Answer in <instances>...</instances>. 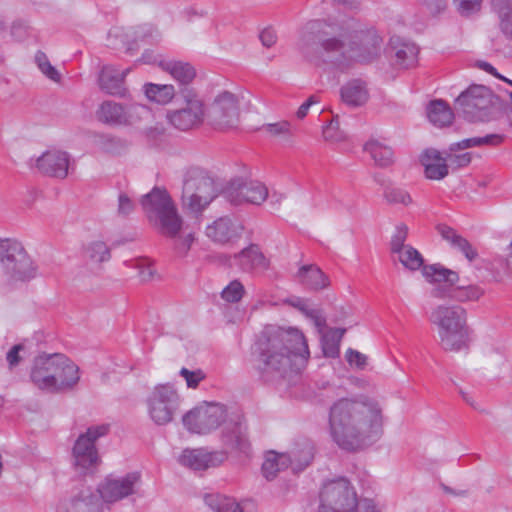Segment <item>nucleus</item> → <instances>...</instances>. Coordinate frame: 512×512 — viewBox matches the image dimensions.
<instances>
[{
	"instance_id": "1",
	"label": "nucleus",
	"mask_w": 512,
	"mask_h": 512,
	"mask_svg": "<svg viewBox=\"0 0 512 512\" xmlns=\"http://www.w3.org/2000/svg\"><path fill=\"white\" fill-rule=\"evenodd\" d=\"M383 421L382 401L369 395L340 398L332 403L328 413L332 440L348 451L374 441L381 433Z\"/></svg>"
},
{
	"instance_id": "2",
	"label": "nucleus",
	"mask_w": 512,
	"mask_h": 512,
	"mask_svg": "<svg viewBox=\"0 0 512 512\" xmlns=\"http://www.w3.org/2000/svg\"><path fill=\"white\" fill-rule=\"evenodd\" d=\"M257 351L255 368L265 382L284 378L289 372H299L310 354L300 330L273 325L261 332Z\"/></svg>"
},
{
	"instance_id": "3",
	"label": "nucleus",
	"mask_w": 512,
	"mask_h": 512,
	"mask_svg": "<svg viewBox=\"0 0 512 512\" xmlns=\"http://www.w3.org/2000/svg\"><path fill=\"white\" fill-rule=\"evenodd\" d=\"M348 19L335 24L313 20L306 24L298 41V51L309 61L327 63L339 70L352 65Z\"/></svg>"
},
{
	"instance_id": "4",
	"label": "nucleus",
	"mask_w": 512,
	"mask_h": 512,
	"mask_svg": "<svg viewBox=\"0 0 512 512\" xmlns=\"http://www.w3.org/2000/svg\"><path fill=\"white\" fill-rule=\"evenodd\" d=\"M182 422L189 432L200 435L222 426L221 440L224 446L243 453L249 450L244 417L240 413L229 415L223 404L204 402L184 414Z\"/></svg>"
},
{
	"instance_id": "5",
	"label": "nucleus",
	"mask_w": 512,
	"mask_h": 512,
	"mask_svg": "<svg viewBox=\"0 0 512 512\" xmlns=\"http://www.w3.org/2000/svg\"><path fill=\"white\" fill-rule=\"evenodd\" d=\"M30 378L41 390L56 392L72 388L80 379L79 368L64 354H43L35 358Z\"/></svg>"
},
{
	"instance_id": "6",
	"label": "nucleus",
	"mask_w": 512,
	"mask_h": 512,
	"mask_svg": "<svg viewBox=\"0 0 512 512\" xmlns=\"http://www.w3.org/2000/svg\"><path fill=\"white\" fill-rule=\"evenodd\" d=\"M439 344L445 351L459 352L469 344L466 310L459 305H439L431 313Z\"/></svg>"
},
{
	"instance_id": "7",
	"label": "nucleus",
	"mask_w": 512,
	"mask_h": 512,
	"mask_svg": "<svg viewBox=\"0 0 512 512\" xmlns=\"http://www.w3.org/2000/svg\"><path fill=\"white\" fill-rule=\"evenodd\" d=\"M141 206L149 223L161 235L173 239L178 237L183 219L167 190L153 188L142 196Z\"/></svg>"
},
{
	"instance_id": "8",
	"label": "nucleus",
	"mask_w": 512,
	"mask_h": 512,
	"mask_svg": "<svg viewBox=\"0 0 512 512\" xmlns=\"http://www.w3.org/2000/svg\"><path fill=\"white\" fill-rule=\"evenodd\" d=\"M216 196L215 181L205 171L191 168L186 172L181 196L184 211L200 215Z\"/></svg>"
},
{
	"instance_id": "9",
	"label": "nucleus",
	"mask_w": 512,
	"mask_h": 512,
	"mask_svg": "<svg viewBox=\"0 0 512 512\" xmlns=\"http://www.w3.org/2000/svg\"><path fill=\"white\" fill-rule=\"evenodd\" d=\"M464 117L471 122H487L497 118L499 99L483 85H471L456 99Z\"/></svg>"
},
{
	"instance_id": "10",
	"label": "nucleus",
	"mask_w": 512,
	"mask_h": 512,
	"mask_svg": "<svg viewBox=\"0 0 512 512\" xmlns=\"http://www.w3.org/2000/svg\"><path fill=\"white\" fill-rule=\"evenodd\" d=\"M350 31V48L353 63L368 64L377 60L383 49V37L373 26H368L356 19H348Z\"/></svg>"
},
{
	"instance_id": "11",
	"label": "nucleus",
	"mask_w": 512,
	"mask_h": 512,
	"mask_svg": "<svg viewBox=\"0 0 512 512\" xmlns=\"http://www.w3.org/2000/svg\"><path fill=\"white\" fill-rule=\"evenodd\" d=\"M0 263L10 283L29 281L36 275L32 259L18 240H0Z\"/></svg>"
},
{
	"instance_id": "12",
	"label": "nucleus",
	"mask_w": 512,
	"mask_h": 512,
	"mask_svg": "<svg viewBox=\"0 0 512 512\" xmlns=\"http://www.w3.org/2000/svg\"><path fill=\"white\" fill-rule=\"evenodd\" d=\"M319 497V512H355L359 505L354 487L343 477L327 481Z\"/></svg>"
},
{
	"instance_id": "13",
	"label": "nucleus",
	"mask_w": 512,
	"mask_h": 512,
	"mask_svg": "<svg viewBox=\"0 0 512 512\" xmlns=\"http://www.w3.org/2000/svg\"><path fill=\"white\" fill-rule=\"evenodd\" d=\"M181 397L170 383L157 384L146 399L149 418L158 426L172 422L179 409Z\"/></svg>"
},
{
	"instance_id": "14",
	"label": "nucleus",
	"mask_w": 512,
	"mask_h": 512,
	"mask_svg": "<svg viewBox=\"0 0 512 512\" xmlns=\"http://www.w3.org/2000/svg\"><path fill=\"white\" fill-rule=\"evenodd\" d=\"M109 425L101 424L89 427L80 434L72 448V463L80 473H87L97 467L100 462L96 441L107 435Z\"/></svg>"
},
{
	"instance_id": "15",
	"label": "nucleus",
	"mask_w": 512,
	"mask_h": 512,
	"mask_svg": "<svg viewBox=\"0 0 512 512\" xmlns=\"http://www.w3.org/2000/svg\"><path fill=\"white\" fill-rule=\"evenodd\" d=\"M159 33L151 24H143L133 28L112 27L107 34V46L123 49L133 53L140 42L148 43L157 40Z\"/></svg>"
},
{
	"instance_id": "16",
	"label": "nucleus",
	"mask_w": 512,
	"mask_h": 512,
	"mask_svg": "<svg viewBox=\"0 0 512 512\" xmlns=\"http://www.w3.org/2000/svg\"><path fill=\"white\" fill-rule=\"evenodd\" d=\"M209 115L216 129L225 131L236 128L240 122L239 97L228 91L221 92L215 97Z\"/></svg>"
},
{
	"instance_id": "17",
	"label": "nucleus",
	"mask_w": 512,
	"mask_h": 512,
	"mask_svg": "<svg viewBox=\"0 0 512 512\" xmlns=\"http://www.w3.org/2000/svg\"><path fill=\"white\" fill-rule=\"evenodd\" d=\"M184 106L169 111L167 118L170 124L181 131H187L198 127L204 120V104L192 91L187 90L183 94Z\"/></svg>"
},
{
	"instance_id": "18",
	"label": "nucleus",
	"mask_w": 512,
	"mask_h": 512,
	"mask_svg": "<svg viewBox=\"0 0 512 512\" xmlns=\"http://www.w3.org/2000/svg\"><path fill=\"white\" fill-rule=\"evenodd\" d=\"M150 115V109L142 104L133 103L127 107L121 104L106 101L102 103L98 111L101 121L109 124H132Z\"/></svg>"
},
{
	"instance_id": "19",
	"label": "nucleus",
	"mask_w": 512,
	"mask_h": 512,
	"mask_svg": "<svg viewBox=\"0 0 512 512\" xmlns=\"http://www.w3.org/2000/svg\"><path fill=\"white\" fill-rule=\"evenodd\" d=\"M225 198L233 205H260L268 197L267 187L258 181L242 182L233 180L224 190Z\"/></svg>"
},
{
	"instance_id": "20",
	"label": "nucleus",
	"mask_w": 512,
	"mask_h": 512,
	"mask_svg": "<svg viewBox=\"0 0 512 512\" xmlns=\"http://www.w3.org/2000/svg\"><path fill=\"white\" fill-rule=\"evenodd\" d=\"M139 480L140 474L137 472L118 478L108 477L99 485L97 493L102 502L114 503L133 494Z\"/></svg>"
},
{
	"instance_id": "21",
	"label": "nucleus",
	"mask_w": 512,
	"mask_h": 512,
	"mask_svg": "<svg viewBox=\"0 0 512 512\" xmlns=\"http://www.w3.org/2000/svg\"><path fill=\"white\" fill-rule=\"evenodd\" d=\"M226 263L244 273H262L270 266L269 259L257 244H250L238 253L228 256Z\"/></svg>"
},
{
	"instance_id": "22",
	"label": "nucleus",
	"mask_w": 512,
	"mask_h": 512,
	"mask_svg": "<svg viewBox=\"0 0 512 512\" xmlns=\"http://www.w3.org/2000/svg\"><path fill=\"white\" fill-rule=\"evenodd\" d=\"M227 459V454L220 450L207 448H186L180 454L179 463L194 471H202L221 465Z\"/></svg>"
},
{
	"instance_id": "23",
	"label": "nucleus",
	"mask_w": 512,
	"mask_h": 512,
	"mask_svg": "<svg viewBox=\"0 0 512 512\" xmlns=\"http://www.w3.org/2000/svg\"><path fill=\"white\" fill-rule=\"evenodd\" d=\"M243 225L228 216L220 217L206 227V236L221 245L233 244L242 235Z\"/></svg>"
},
{
	"instance_id": "24",
	"label": "nucleus",
	"mask_w": 512,
	"mask_h": 512,
	"mask_svg": "<svg viewBox=\"0 0 512 512\" xmlns=\"http://www.w3.org/2000/svg\"><path fill=\"white\" fill-rule=\"evenodd\" d=\"M35 166L42 174L64 179L70 168V156L61 150H48L36 159Z\"/></svg>"
},
{
	"instance_id": "25",
	"label": "nucleus",
	"mask_w": 512,
	"mask_h": 512,
	"mask_svg": "<svg viewBox=\"0 0 512 512\" xmlns=\"http://www.w3.org/2000/svg\"><path fill=\"white\" fill-rule=\"evenodd\" d=\"M57 512H103V502L97 492L85 488L62 501Z\"/></svg>"
},
{
	"instance_id": "26",
	"label": "nucleus",
	"mask_w": 512,
	"mask_h": 512,
	"mask_svg": "<svg viewBox=\"0 0 512 512\" xmlns=\"http://www.w3.org/2000/svg\"><path fill=\"white\" fill-rule=\"evenodd\" d=\"M389 48L394 52V63L400 68L414 67L418 61L419 48L411 41L392 36Z\"/></svg>"
},
{
	"instance_id": "27",
	"label": "nucleus",
	"mask_w": 512,
	"mask_h": 512,
	"mask_svg": "<svg viewBox=\"0 0 512 512\" xmlns=\"http://www.w3.org/2000/svg\"><path fill=\"white\" fill-rule=\"evenodd\" d=\"M421 163L425 168V175L429 179L441 180L448 174L447 155L443 156L438 150H425L421 156Z\"/></svg>"
},
{
	"instance_id": "28",
	"label": "nucleus",
	"mask_w": 512,
	"mask_h": 512,
	"mask_svg": "<svg viewBox=\"0 0 512 512\" xmlns=\"http://www.w3.org/2000/svg\"><path fill=\"white\" fill-rule=\"evenodd\" d=\"M130 69H119L114 65H106L101 69L99 85L102 90L112 95L122 94L123 83Z\"/></svg>"
},
{
	"instance_id": "29",
	"label": "nucleus",
	"mask_w": 512,
	"mask_h": 512,
	"mask_svg": "<svg viewBox=\"0 0 512 512\" xmlns=\"http://www.w3.org/2000/svg\"><path fill=\"white\" fill-rule=\"evenodd\" d=\"M342 101L351 107L365 104L369 98L366 83L361 79H352L345 83L340 90Z\"/></svg>"
},
{
	"instance_id": "30",
	"label": "nucleus",
	"mask_w": 512,
	"mask_h": 512,
	"mask_svg": "<svg viewBox=\"0 0 512 512\" xmlns=\"http://www.w3.org/2000/svg\"><path fill=\"white\" fill-rule=\"evenodd\" d=\"M437 230L441 237L447 241L452 248L460 251L470 262L477 258L478 253L476 249L466 238L458 234L455 229L447 225H439Z\"/></svg>"
},
{
	"instance_id": "31",
	"label": "nucleus",
	"mask_w": 512,
	"mask_h": 512,
	"mask_svg": "<svg viewBox=\"0 0 512 512\" xmlns=\"http://www.w3.org/2000/svg\"><path fill=\"white\" fill-rule=\"evenodd\" d=\"M292 458L287 453H276L269 451L265 455V460L262 464V473L267 480H272L277 476V473L288 468Z\"/></svg>"
},
{
	"instance_id": "32",
	"label": "nucleus",
	"mask_w": 512,
	"mask_h": 512,
	"mask_svg": "<svg viewBox=\"0 0 512 512\" xmlns=\"http://www.w3.org/2000/svg\"><path fill=\"white\" fill-rule=\"evenodd\" d=\"M427 117L437 127L448 126L452 123L454 114L449 105L443 100H433L427 106Z\"/></svg>"
},
{
	"instance_id": "33",
	"label": "nucleus",
	"mask_w": 512,
	"mask_h": 512,
	"mask_svg": "<svg viewBox=\"0 0 512 512\" xmlns=\"http://www.w3.org/2000/svg\"><path fill=\"white\" fill-rule=\"evenodd\" d=\"M86 264L92 269H98L99 265L107 262L111 258L110 249L107 244L101 240L90 242L84 249Z\"/></svg>"
},
{
	"instance_id": "34",
	"label": "nucleus",
	"mask_w": 512,
	"mask_h": 512,
	"mask_svg": "<svg viewBox=\"0 0 512 512\" xmlns=\"http://www.w3.org/2000/svg\"><path fill=\"white\" fill-rule=\"evenodd\" d=\"M287 454L292 458V461L289 463L292 470L294 472H300L311 463L314 457V447L310 442L304 441L302 444L295 446Z\"/></svg>"
},
{
	"instance_id": "35",
	"label": "nucleus",
	"mask_w": 512,
	"mask_h": 512,
	"mask_svg": "<svg viewBox=\"0 0 512 512\" xmlns=\"http://www.w3.org/2000/svg\"><path fill=\"white\" fill-rule=\"evenodd\" d=\"M422 275L430 283L446 282L452 285L459 280L457 272L447 269L440 264L423 266Z\"/></svg>"
},
{
	"instance_id": "36",
	"label": "nucleus",
	"mask_w": 512,
	"mask_h": 512,
	"mask_svg": "<svg viewBox=\"0 0 512 512\" xmlns=\"http://www.w3.org/2000/svg\"><path fill=\"white\" fill-rule=\"evenodd\" d=\"M299 281L309 289L318 290L328 285L327 277L316 266H303L298 272Z\"/></svg>"
},
{
	"instance_id": "37",
	"label": "nucleus",
	"mask_w": 512,
	"mask_h": 512,
	"mask_svg": "<svg viewBox=\"0 0 512 512\" xmlns=\"http://www.w3.org/2000/svg\"><path fill=\"white\" fill-rule=\"evenodd\" d=\"M364 151L380 167H387L393 162V151L390 147L384 145L378 140L371 139L364 145Z\"/></svg>"
},
{
	"instance_id": "38",
	"label": "nucleus",
	"mask_w": 512,
	"mask_h": 512,
	"mask_svg": "<svg viewBox=\"0 0 512 512\" xmlns=\"http://www.w3.org/2000/svg\"><path fill=\"white\" fill-rule=\"evenodd\" d=\"M143 90L148 100L161 105L169 103L175 95L174 86L170 84L146 83Z\"/></svg>"
},
{
	"instance_id": "39",
	"label": "nucleus",
	"mask_w": 512,
	"mask_h": 512,
	"mask_svg": "<svg viewBox=\"0 0 512 512\" xmlns=\"http://www.w3.org/2000/svg\"><path fill=\"white\" fill-rule=\"evenodd\" d=\"M204 501L214 512H243L242 507L235 499L221 494H206Z\"/></svg>"
},
{
	"instance_id": "40",
	"label": "nucleus",
	"mask_w": 512,
	"mask_h": 512,
	"mask_svg": "<svg viewBox=\"0 0 512 512\" xmlns=\"http://www.w3.org/2000/svg\"><path fill=\"white\" fill-rule=\"evenodd\" d=\"M345 329H330L321 335V345L326 357L336 358L339 355L340 341L345 333Z\"/></svg>"
},
{
	"instance_id": "41",
	"label": "nucleus",
	"mask_w": 512,
	"mask_h": 512,
	"mask_svg": "<svg viewBox=\"0 0 512 512\" xmlns=\"http://www.w3.org/2000/svg\"><path fill=\"white\" fill-rule=\"evenodd\" d=\"M163 68L181 84H189L195 77V69L188 63L167 62Z\"/></svg>"
},
{
	"instance_id": "42",
	"label": "nucleus",
	"mask_w": 512,
	"mask_h": 512,
	"mask_svg": "<svg viewBox=\"0 0 512 512\" xmlns=\"http://www.w3.org/2000/svg\"><path fill=\"white\" fill-rule=\"evenodd\" d=\"M394 256L408 270L416 271L424 266L421 253L411 245L401 250V252H397Z\"/></svg>"
},
{
	"instance_id": "43",
	"label": "nucleus",
	"mask_w": 512,
	"mask_h": 512,
	"mask_svg": "<svg viewBox=\"0 0 512 512\" xmlns=\"http://www.w3.org/2000/svg\"><path fill=\"white\" fill-rule=\"evenodd\" d=\"M483 294H484V291L479 286L469 285V286H458L456 288H453L450 291L448 297L455 301H458V302H467V301H476Z\"/></svg>"
},
{
	"instance_id": "44",
	"label": "nucleus",
	"mask_w": 512,
	"mask_h": 512,
	"mask_svg": "<svg viewBox=\"0 0 512 512\" xmlns=\"http://www.w3.org/2000/svg\"><path fill=\"white\" fill-rule=\"evenodd\" d=\"M35 63L39 70L45 75L49 80L59 83L61 80V74L59 71L51 65L48 57L42 51H37L35 54Z\"/></svg>"
},
{
	"instance_id": "45",
	"label": "nucleus",
	"mask_w": 512,
	"mask_h": 512,
	"mask_svg": "<svg viewBox=\"0 0 512 512\" xmlns=\"http://www.w3.org/2000/svg\"><path fill=\"white\" fill-rule=\"evenodd\" d=\"M408 232L409 229L407 225L401 223L396 226L390 240V251L392 255L396 254L397 252H401V250L410 246L405 244L408 237Z\"/></svg>"
},
{
	"instance_id": "46",
	"label": "nucleus",
	"mask_w": 512,
	"mask_h": 512,
	"mask_svg": "<svg viewBox=\"0 0 512 512\" xmlns=\"http://www.w3.org/2000/svg\"><path fill=\"white\" fill-rule=\"evenodd\" d=\"M245 294L244 285L237 279L231 281L221 292V298L228 303L239 302Z\"/></svg>"
},
{
	"instance_id": "47",
	"label": "nucleus",
	"mask_w": 512,
	"mask_h": 512,
	"mask_svg": "<svg viewBox=\"0 0 512 512\" xmlns=\"http://www.w3.org/2000/svg\"><path fill=\"white\" fill-rule=\"evenodd\" d=\"M384 197L390 204H401L408 206L412 203V197L403 188L389 186L384 191Z\"/></svg>"
},
{
	"instance_id": "48",
	"label": "nucleus",
	"mask_w": 512,
	"mask_h": 512,
	"mask_svg": "<svg viewBox=\"0 0 512 512\" xmlns=\"http://www.w3.org/2000/svg\"><path fill=\"white\" fill-rule=\"evenodd\" d=\"M322 133L324 139L330 142H340L345 139V134L340 130L337 120H331L330 123L323 128Z\"/></svg>"
},
{
	"instance_id": "49",
	"label": "nucleus",
	"mask_w": 512,
	"mask_h": 512,
	"mask_svg": "<svg viewBox=\"0 0 512 512\" xmlns=\"http://www.w3.org/2000/svg\"><path fill=\"white\" fill-rule=\"evenodd\" d=\"M180 376L183 377L186 381L187 387L195 389L198 387L199 383L205 379V374L202 370L197 369L191 371L185 367H183L180 372Z\"/></svg>"
},
{
	"instance_id": "50",
	"label": "nucleus",
	"mask_w": 512,
	"mask_h": 512,
	"mask_svg": "<svg viewBox=\"0 0 512 512\" xmlns=\"http://www.w3.org/2000/svg\"><path fill=\"white\" fill-rule=\"evenodd\" d=\"M462 16H470L481 8L482 0H453Z\"/></svg>"
},
{
	"instance_id": "51",
	"label": "nucleus",
	"mask_w": 512,
	"mask_h": 512,
	"mask_svg": "<svg viewBox=\"0 0 512 512\" xmlns=\"http://www.w3.org/2000/svg\"><path fill=\"white\" fill-rule=\"evenodd\" d=\"M263 129L272 136H288L291 134V125L288 121L269 123Z\"/></svg>"
},
{
	"instance_id": "52",
	"label": "nucleus",
	"mask_w": 512,
	"mask_h": 512,
	"mask_svg": "<svg viewBox=\"0 0 512 512\" xmlns=\"http://www.w3.org/2000/svg\"><path fill=\"white\" fill-rule=\"evenodd\" d=\"M26 354V347L23 343L14 345L6 354V360L10 368L17 366Z\"/></svg>"
},
{
	"instance_id": "53",
	"label": "nucleus",
	"mask_w": 512,
	"mask_h": 512,
	"mask_svg": "<svg viewBox=\"0 0 512 512\" xmlns=\"http://www.w3.org/2000/svg\"><path fill=\"white\" fill-rule=\"evenodd\" d=\"M346 360L350 366L360 370L364 369L367 365V356L351 348L346 351Z\"/></svg>"
},
{
	"instance_id": "54",
	"label": "nucleus",
	"mask_w": 512,
	"mask_h": 512,
	"mask_svg": "<svg viewBox=\"0 0 512 512\" xmlns=\"http://www.w3.org/2000/svg\"><path fill=\"white\" fill-rule=\"evenodd\" d=\"M453 152L454 151L449 150V153H446L449 165L460 168L470 164L472 159L471 153L464 152L460 154H454Z\"/></svg>"
},
{
	"instance_id": "55",
	"label": "nucleus",
	"mask_w": 512,
	"mask_h": 512,
	"mask_svg": "<svg viewBox=\"0 0 512 512\" xmlns=\"http://www.w3.org/2000/svg\"><path fill=\"white\" fill-rule=\"evenodd\" d=\"M134 209V203L126 193H120L118 197V213L122 215L130 214Z\"/></svg>"
},
{
	"instance_id": "56",
	"label": "nucleus",
	"mask_w": 512,
	"mask_h": 512,
	"mask_svg": "<svg viewBox=\"0 0 512 512\" xmlns=\"http://www.w3.org/2000/svg\"><path fill=\"white\" fill-rule=\"evenodd\" d=\"M260 41L263 46L270 48L277 42L276 31L272 27L264 28L260 35Z\"/></svg>"
},
{
	"instance_id": "57",
	"label": "nucleus",
	"mask_w": 512,
	"mask_h": 512,
	"mask_svg": "<svg viewBox=\"0 0 512 512\" xmlns=\"http://www.w3.org/2000/svg\"><path fill=\"white\" fill-rule=\"evenodd\" d=\"M504 139L505 136L501 133H493L483 137H478L480 146H498L503 143Z\"/></svg>"
},
{
	"instance_id": "58",
	"label": "nucleus",
	"mask_w": 512,
	"mask_h": 512,
	"mask_svg": "<svg viewBox=\"0 0 512 512\" xmlns=\"http://www.w3.org/2000/svg\"><path fill=\"white\" fill-rule=\"evenodd\" d=\"M479 140L478 137H472L463 139L459 142L453 143L450 145L449 149L450 151H456V150H464L472 147H479Z\"/></svg>"
},
{
	"instance_id": "59",
	"label": "nucleus",
	"mask_w": 512,
	"mask_h": 512,
	"mask_svg": "<svg viewBox=\"0 0 512 512\" xmlns=\"http://www.w3.org/2000/svg\"><path fill=\"white\" fill-rule=\"evenodd\" d=\"M500 29L508 39L512 40V11H507V13L500 18Z\"/></svg>"
},
{
	"instance_id": "60",
	"label": "nucleus",
	"mask_w": 512,
	"mask_h": 512,
	"mask_svg": "<svg viewBox=\"0 0 512 512\" xmlns=\"http://www.w3.org/2000/svg\"><path fill=\"white\" fill-rule=\"evenodd\" d=\"M319 100L316 96L312 95L310 96L297 110L296 112V117L300 120L304 119L307 114H308V111L310 109V107L313 105V104H316L318 103Z\"/></svg>"
},
{
	"instance_id": "61",
	"label": "nucleus",
	"mask_w": 512,
	"mask_h": 512,
	"mask_svg": "<svg viewBox=\"0 0 512 512\" xmlns=\"http://www.w3.org/2000/svg\"><path fill=\"white\" fill-rule=\"evenodd\" d=\"M193 241V233H188L183 238H178V241L176 243V249L178 250L179 253L185 254L190 249V246L193 243Z\"/></svg>"
},
{
	"instance_id": "62",
	"label": "nucleus",
	"mask_w": 512,
	"mask_h": 512,
	"mask_svg": "<svg viewBox=\"0 0 512 512\" xmlns=\"http://www.w3.org/2000/svg\"><path fill=\"white\" fill-rule=\"evenodd\" d=\"M493 8L498 12L501 18L507 11H512L510 0H492Z\"/></svg>"
},
{
	"instance_id": "63",
	"label": "nucleus",
	"mask_w": 512,
	"mask_h": 512,
	"mask_svg": "<svg viewBox=\"0 0 512 512\" xmlns=\"http://www.w3.org/2000/svg\"><path fill=\"white\" fill-rule=\"evenodd\" d=\"M355 512H382L381 509L371 499H364L359 502Z\"/></svg>"
},
{
	"instance_id": "64",
	"label": "nucleus",
	"mask_w": 512,
	"mask_h": 512,
	"mask_svg": "<svg viewBox=\"0 0 512 512\" xmlns=\"http://www.w3.org/2000/svg\"><path fill=\"white\" fill-rule=\"evenodd\" d=\"M427 6L432 13H440L446 9V0H427Z\"/></svg>"
}]
</instances>
